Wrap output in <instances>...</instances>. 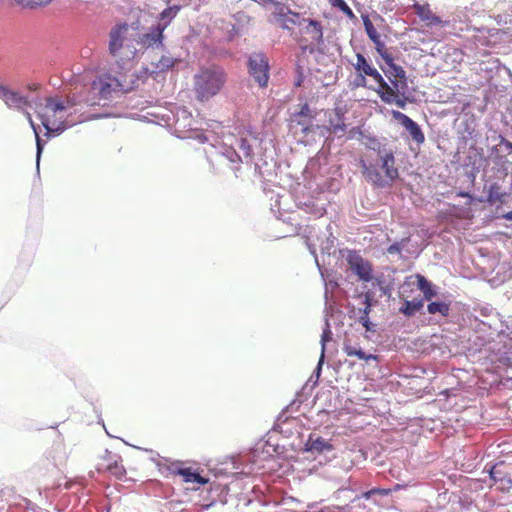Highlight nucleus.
I'll return each instance as SVG.
<instances>
[{"label": "nucleus", "instance_id": "f257e3e1", "mask_svg": "<svg viewBox=\"0 0 512 512\" xmlns=\"http://www.w3.org/2000/svg\"><path fill=\"white\" fill-rule=\"evenodd\" d=\"M72 103L60 97H47L44 102L35 103V113L46 130V136L60 135L75 122L69 120L68 108Z\"/></svg>", "mask_w": 512, "mask_h": 512}, {"label": "nucleus", "instance_id": "f03ea898", "mask_svg": "<svg viewBox=\"0 0 512 512\" xmlns=\"http://www.w3.org/2000/svg\"><path fill=\"white\" fill-rule=\"evenodd\" d=\"M373 150H378V162L376 165L367 164L361 160L360 166L366 179L374 185L384 187L392 183L398 177V169L395 167V158L393 153L387 149H380V143L373 140Z\"/></svg>", "mask_w": 512, "mask_h": 512}, {"label": "nucleus", "instance_id": "7ed1b4c3", "mask_svg": "<svg viewBox=\"0 0 512 512\" xmlns=\"http://www.w3.org/2000/svg\"><path fill=\"white\" fill-rule=\"evenodd\" d=\"M137 43L127 24H119L111 29L109 52L120 68H125L136 58L139 52Z\"/></svg>", "mask_w": 512, "mask_h": 512}, {"label": "nucleus", "instance_id": "20e7f679", "mask_svg": "<svg viewBox=\"0 0 512 512\" xmlns=\"http://www.w3.org/2000/svg\"><path fill=\"white\" fill-rule=\"evenodd\" d=\"M225 82L226 74L222 68L204 67L194 75V91L199 100L206 101L217 95Z\"/></svg>", "mask_w": 512, "mask_h": 512}, {"label": "nucleus", "instance_id": "39448f33", "mask_svg": "<svg viewBox=\"0 0 512 512\" xmlns=\"http://www.w3.org/2000/svg\"><path fill=\"white\" fill-rule=\"evenodd\" d=\"M0 99L3 100V102L9 109H14L22 112L28 120L31 128L33 129L36 139V166L37 171H39L40 158L45 143L41 140L38 126H36L30 112L27 110V108L30 106L28 97L4 85L0 93Z\"/></svg>", "mask_w": 512, "mask_h": 512}, {"label": "nucleus", "instance_id": "423d86ee", "mask_svg": "<svg viewBox=\"0 0 512 512\" xmlns=\"http://www.w3.org/2000/svg\"><path fill=\"white\" fill-rule=\"evenodd\" d=\"M193 123L194 120L192 118V114L186 108H177L176 112L173 114V124L176 136L182 139H195L199 143L207 142L208 137L198 129H194Z\"/></svg>", "mask_w": 512, "mask_h": 512}, {"label": "nucleus", "instance_id": "0eeeda50", "mask_svg": "<svg viewBox=\"0 0 512 512\" xmlns=\"http://www.w3.org/2000/svg\"><path fill=\"white\" fill-rule=\"evenodd\" d=\"M128 89L119 78L111 74L101 75L91 84V92L105 100L111 98L115 93L126 92Z\"/></svg>", "mask_w": 512, "mask_h": 512}, {"label": "nucleus", "instance_id": "6e6552de", "mask_svg": "<svg viewBox=\"0 0 512 512\" xmlns=\"http://www.w3.org/2000/svg\"><path fill=\"white\" fill-rule=\"evenodd\" d=\"M249 72L257 81L259 86L265 87L269 79V64L267 58L262 53H254L249 57Z\"/></svg>", "mask_w": 512, "mask_h": 512}, {"label": "nucleus", "instance_id": "1a4fd4ad", "mask_svg": "<svg viewBox=\"0 0 512 512\" xmlns=\"http://www.w3.org/2000/svg\"><path fill=\"white\" fill-rule=\"evenodd\" d=\"M298 28L305 42H311L314 44L322 43L323 30L319 21L303 17Z\"/></svg>", "mask_w": 512, "mask_h": 512}, {"label": "nucleus", "instance_id": "9d476101", "mask_svg": "<svg viewBox=\"0 0 512 512\" xmlns=\"http://www.w3.org/2000/svg\"><path fill=\"white\" fill-rule=\"evenodd\" d=\"M350 269L364 282L372 280V267L370 263L364 260L358 253L350 252L347 257Z\"/></svg>", "mask_w": 512, "mask_h": 512}, {"label": "nucleus", "instance_id": "9b49d317", "mask_svg": "<svg viewBox=\"0 0 512 512\" xmlns=\"http://www.w3.org/2000/svg\"><path fill=\"white\" fill-rule=\"evenodd\" d=\"M392 117L399 121V123L405 128V130L409 133L414 142L418 145L423 144L425 141L424 133L422 132L420 126L408 117L406 114L393 110L391 112Z\"/></svg>", "mask_w": 512, "mask_h": 512}, {"label": "nucleus", "instance_id": "f8f14e48", "mask_svg": "<svg viewBox=\"0 0 512 512\" xmlns=\"http://www.w3.org/2000/svg\"><path fill=\"white\" fill-rule=\"evenodd\" d=\"M413 9L419 19L425 22L428 26H442L445 27L448 25L447 21H442V19L435 15L431 7L428 3H418L415 2L413 4Z\"/></svg>", "mask_w": 512, "mask_h": 512}, {"label": "nucleus", "instance_id": "ddd939ff", "mask_svg": "<svg viewBox=\"0 0 512 512\" xmlns=\"http://www.w3.org/2000/svg\"><path fill=\"white\" fill-rule=\"evenodd\" d=\"M274 18L283 29L292 30L294 27H299L303 17L299 13L281 7L275 12Z\"/></svg>", "mask_w": 512, "mask_h": 512}, {"label": "nucleus", "instance_id": "4468645a", "mask_svg": "<svg viewBox=\"0 0 512 512\" xmlns=\"http://www.w3.org/2000/svg\"><path fill=\"white\" fill-rule=\"evenodd\" d=\"M305 451L319 455L327 454L333 451V445L330 441L316 434H311L305 443Z\"/></svg>", "mask_w": 512, "mask_h": 512}, {"label": "nucleus", "instance_id": "2eb2a0df", "mask_svg": "<svg viewBox=\"0 0 512 512\" xmlns=\"http://www.w3.org/2000/svg\"><path fill=\"white\" fill-rule=\"evenodd\" d=\"M163 28L158 25L153 26L149 32L141 35L137 40V45L145 48L162 46Z\"/></svg>", "mask_w": 512, "mask_h": 512}, {"label": "nucleus", "instance_id": "dca6fc26", "mask_svg": "<svg viewBox=\"0 0 512 512\" xmlns=\"http://www.w3.org/2000/svg\"><path fill=\"white\" fill-rule=\"evenodd\" d=\"M362 20L366 34L368 35L369 39L375 44V48L379 55L382 57V54H387L388 52L386 50L385 44L382 41L380 35L378 34L376 28L374 27L373 23L369 19V16L363 15Z\"/></svg>", "mask_w": 512, "mask_h": 512}, {"label": "nucleus", "instance_id": "f3484780", "mask_svg": "<svg viewBox=\"0 0 512 512\" xmlns=\"http://www.w3.org/2000/svg\"><path fill=\"white\" fill-rule=\"evenodd\" d=\"M382 59L385 62V66L381 67V69L389 80H391V78L403 79L407 77L405 70L394 63V60L389 53L382 54Z\"/></svg>", "mask_w": 512, "mask_h": 512}, {"label": "nucleus", "instance_id": "a211bd4d", "mask_svg": "<svg viewBox=\"0 0 512 512\" xmlns=\"http://www.w3.org/2000/svg\"><path fill=\"white\" fill-rule=\"evenodd\" d=\"M502 34L503 32L499 29L480 31L476 36V41L482 46L495 47L500 42Z\"/></svg>", "mask_w": 512, "mask_h": 512}, {"label": "nucleus", "instance_id": "6ab92c4d", "mask_svg": "<svg viewBox=\"0 0 512 512\" xmlns=\"http://www.w3.org/2000/svg\"><path fill=\"white\" fill-rule=\"evenodd\" d=\"M390 84L387 83V87H383L382 89H376L375 91L380 96L383 92H388L390 88L392 90V93L395 95L398 94H406L408 90V83H407V77L400 79V78H391Z\"/></svg>", "mask_w": 512, "mask_h": 512}, {"label": "nucleus", "instance_id": "aec40b11", "mask_svg": "<svg viewBox=\"0 0 512 512\" xmlns=\"http://www.w3.org/2000/svg\"><path fill=\"white\" fill-rule=\"evenodd\" d=\"M180 10L181 5L173 4L168 6L159 14V22L157 25L165 30L171 21L178 15Z\"/></svg>", "mask_w": 512, "mask_h": 512}, {"label": "nucleus", "instance_id": "412c9836", "mask_svg": "<svg viewBox=\"0 0 512 512\" xmlns=\"http://www.w3.org/2000/svg\"><path fill=\"white\" fill-rule=\"evenodd\" d=\"M175 62H176V59L172 58L171 56L163 55L157 62H155V63L152 62L151 63L152 68L151 69L146 68L145 72L146 73L149 72L150 75L157 74L159 72H164V71H167L170 68H172L174 66Z\"/></svg>", "mask_w": 512, "mask_h": 512}, {"label": "nucleus", "instance_id": "4be33fe9", "mask_svg": "<svg viewBox=\"0 0 512 512\" xmlns=\"http://www.w3.org/2000/svg\"><path fill=\"white\" fill-rule=\"evenodd\" d=\"M332 339V331L330 329V325H329V322L328 320L326 319L325 321V328L323 330V333L321 335V355H320V359H319V362H318V365L315 369V374L317 376V378L320 376V373H321V368H322V364H323V361H324V357H325V347H326V343L328 341H330Z\"/></svg>", "mask_w": 512, "mask_h": 512}, {"label": "nucleus", "instance_id": "5701e85b", "mask_svg": "<svg viewBox=\"0 0 512 512\" xmlns=\"http://www.w3.org/2000/svg\"><path fill=\"white\" fill-rule=\"evenodd\" d=\"M120 457L107 451V464L105 469L117 478H121L125 474L123 465L119 463Z\"/></svg>", "mask_w": 512, "mask_h": 512}, {"label": "nucleus", "instance_id": "b1692460", "mask_svg": "<svg viewBox=\"0 0 512 512\" xmlns=\"http://www.w3.org/2000/svg\"><path fill=\"white\" fill-rule=\"evenodd\" d=\"M388 92H383L382 95H380L381 100L386 104H396L399 108H405L407 102L409 101L406 94H398L394 95L392 93V90L388 88Z\"/></svg>", "mask_w": 512, "mask_h": 512}, {"label": "nucleus", "instance_id": "393cba45", "mask_svg": "<svg viewBox=\"0 0 512 512\" xmlns=\"http://www.w3.org/2000/svg\"><path fill=\"white\" fill-rule=\"evenodd\" d=\"M416 279L418 288L422 291L426 300H431L434 296H436L437 292L435 287L423 275L417 274Z\"/></svg>", "mask_w": 512, "mask_h": 512}, {"label": "nucleus", "instance_id": "a878e982", "mask_svg": "<svg viewBox=\"0 0 512 512\" xmlns=\"http://www.w3.org/2000/svg\"><path fill=\"white\" fill-rule=\"evenodd\" d=\"M343 351L347 356H355L360 360H377V356L373 354H366L360 347L351 345V344H344Z\"/></svg>", "mask_w": 512, "mask_h": 512}, {"label": "nucleus", "instance_id": "bb28decb", "mask_svg": "<svg viewBox=\"0 0 512 512\" xmlns=\"http://www.w3.org/2000/svg\"><path fill=\"white\" fill-rule=\"evenodd\" d=\"M290 127L295 133H298V130H300L302 134L307 135L312 127V119L296 118L293 115Z\"/></svg>", "mask_w": 512, "mask_h": 512}, {"label": "nucleus", "instance_id": "cd10ccee", "mask_svg": "<svg viewBox=\"0 0 512 512\" xmlns=\"http://www.w3.org/2000/svg\"><path fill=\"white\" fill-rule=\"evenodd\" d=\"M178 474L181 475L183 477V480L187 483H198L204 485L208 482L207 479H205L199 473L193 471L190 468L179 469Z\"/></svg>", "mask_w": 512, "mask_h": 512}, {"label": "nucleus", "instance_id": "c85d7f7f", "mask_svg": "<svg viewBox=\"0 0 512 512\" xmlns=\"http://www.w3.org/2000/svg\"><path fill=\"white\" fill-rule=\"evenodd\" d=\"M423 307V300H405L400 312L406 316H412Z\"/></svg>", "mask_w": 512, "mask_h": 512}, {"label": "nucleus", "instance_id": "c756f323", "mask_svg": "<svg viewBox=\"0 0 512 512\" xmlns=\"http://www.w3.org/2000/svg\"><path fill=\"white\" fill-rule=\"evenodd\" d=\"M490 477L495 482H500L502 489H510L512 487V480L510 478L502 476V474L498 470L497 466H494V467L491 468V470H490Z\"/></svg>", "mask_w": 512, "mask_h": 512}, {"label": "nucleus", "instance_id": "7c9ffc66", "mask_svg": "<svg viewBox=\"0 0 512 512\" xmlns=\"http://www.w3.org/2000/svg\"><path fill=\"white\" fill-rule=\"evenodd\" d=\"M427 311L430 314L439 313L442 316H447L450 311V306L445 302H431L427 306Z\"/></svg>", "mask_w": 512, "mask_h": 512}, {"label": "nucleus", "instance_id": "2f4dec72", "mask_svg": "<svg viewBox=\"0 0 512 512\" xmlns=\"http://www.w3.org/2000/svg\"><path fill=\"white\" fill-rule=\"evenodd\" d=\"M354 67L360 74L363 75H366L373 68V66L361 53L356 55V63L354 64Z\"/></svg>", "mask_w": 512, "mask_h": 512}, {"label": "nucleus", "instance_id": "473e14b6", "mask_svg": "<svg viewBox=\"0 0 512 512\" xmlns=\"http://www.w3.org/2000/svg\"><path fill=\"white\" fill-rule=\"evenodd\" d=\"M337 120H330L329 121V130L330 132L334 133L335 135L343 134L346 130V125L342 119V117L337 113Z\"/></svg>", "mask_w": 512, "mask_h": 512}, {"label": "nucleus", "instance_id": "72a5a7b5", "mask_svg": "<svg viewBox=\"0 0 512 512\" xmlns=\"http://www.w3.org/2000/svg\"><path fill=\"white\" fill-rule=\"evenodd\" d=\"M502 198L503 194L501 192L500 186L497 183L491 184L488 190V202L496 203L498 201H502Z\"/></svg>", "mask_w": 512, "mask_h": 512}, {"label": "nucleus", "instance_id": "f704fd0d", "mask_svg": "<svg viewBox=\"0 0 512 512\" xmlns=\"http://www.w3.org/2000/svg\"><path fill=\"white\" fill-rule=\"evenodd\" d=\"M402 486L400 484H396L393 489H382V488H373L365 493L362 494V497L365 498V499H369L372 495H381V496H387L389 493H391L392 491H397L401 488Z\"/></svg>", "mask_w": 512, "mask_h": 512}, {"label": "nucleus", "instance_id": "c9c22d12", "mask_svg": "<svg viewBox=\"0 0 512 512\" xmlns=\"http://www.w3.org/2000/svg\"><path fill=\"white\" fill-rule=\"evenodd\" d=\"M222 155L231 163L242 162V157L233 148H225Z\"/></svg>", "mask_w": 512, "mask_h": 512}, {"label": "nucleus", "instance_id": "e433bc0d", "mask_svg": "<svg viewBox=\"0 0 512 512\" xmlns=\"http://www.w3.org/2000/svg\"><path fill=\"white\" fill-rule=\"evenodd\" d=\"M366 76H370L373 78V80L378 84L377 89H382L383 87H387V82L384 80L382 75L378 72L376 68H372Z\"/></svg>", "mask_w": 512, "mask_h": 512}, {"label": "nucleus", "instance_id": "4c0bfd02", "mask_svg": "<svg viewBox=\"0 0 512 512\" xmlns=\"http://www.w3.org/2000/svg\"><path fill=\"white\" fill-rule=\"evenodd\" d=\"M21 5L35 8L46 6L51 3L52 0H17Z\"/></svg>", "mask_w": 512, "mask_h": 512}, {"label": "nucleus", "instance_id": "58836bf2", "mask_svg": "<svg viewBox=\"0 0 512 512\" xmlns=\"http://www.w3.org/2000/svg\"><path fill=\"white\" fill-rule=\"evenodd\" d=\"M239 149L243 154V157L245 159L251 158L252 155V149L251 146L248 144V142L245 139H241L239 142Z\"/></svg>", "mask_w": 512, "mask_h": 512}, {"label": "nucleus", "instance_id": "ea45409f", "mask_svg": "<svg viewBox=\"0 0 512 512\" xmlns=\"http://www.w3.org/2000/svg\"><path fill=\"white\" fill-rule=\"evenodd\" d=\"M294 116H296V118L313 119L312 110L310 109L308 104H304L301 107V110L298 113L294 114Z\"/></svg>", "mask_w": 512, "mask_h": 512}, {"label": "nucleus", "instance_id": "a19ab883", "mask_svg": "<svg viewBox=\"0 0 512 512\" xmlns=\"http://www.w3.org/2000/svg\"><path fill=\"white\" fill-rule=\"evenodd\" d=\"M359 322L363 325V327L367 331H372V332L375 331L374 324L370 321L369 315H361L359 317Z\"/></svg>", "mask_w": 512, "mask_h": 512}, {"label": "nucleus", "instance_id": "79ce46f5", "mask_svg": "<svg viewBox=\"0 0 512 512\" xmlns=\"http://www.w3.org/2000/svg\"><path fill=\"white\" fill-rule=\"evenodd\" d=\"M371 307H372L371 295L369 293H366L365 299H364V308L361 310L362 315H369V313L371 311Z\"/></svg>", "mask_w": 512, "mask_h": 512}, {"label": "nucleus", "instance_id": "37998d69", "mask_svg": "<svg viewBox=\"0 0 512 512\" xmlns=\"http://www.w3.org/2000/svg\"><path fill=\"white\" fill-rule=\"evenodd\" d=\"M500 144L506 148L508 153H512V142L506 140L504 137H501Z\"/></svg>", "mask_w": 512, "mask_h": 512}, {"label": "nucleus", "instance_id": "c03bdc74", "mask_svg": "<svg viewBox=\"0 0 512 512\" xmlns=\"http://www.w3.org/2000/svg\"><path fill=\"white\" fill-rule=\"evenodd\" d=\"M332 7L340 8L344 4V0H328Z\"/></svg>", "mask_w": 512, "mask_h": 512}, {"label": "nucleus", "instance_id": "a18cd8bd", "mask_svg": "<svg viewBox=\"0 0 512 512\" xmlns=\"http://www.w3.org/2000/svg\"><path fill=\"white\" fill-rule=\"evenodd\" d=\"M343 13L350 19H354L355 18V14L354 12L352 11V9L350 7L346 8Z\"/></svg>", "mask_w": 512, "mask_h": 512}, {"label": "nucleus", "instance_id": "49530a36", "mask_svg": "<svg viewBox=\"0 0 512 512\" xmlns=\"http://www.w3.org/2000/svg\"><path fill=\"white\" fill-rule=\"evenodd\" d=\"M388 252L393 254V253H396V252H400V247L398 244H392L389 248H388Z\"/></svg>", "mask_w": 512, "mask_h": 512}, {"label": "nucleus", "instance_id": "de8ad7c7", "mask_svg": "<svg viewBox=\"0 0 512 512\" xmlns=\"http://www.w3.org/2000/svg\"><path fill=\"white\" fill-rule=\"evenodd\" d=\"M365 76L366 75L360 74V79H359V81L357 83L358 86H365V83H366Z\"/></svg>", "mask_w": 512, "mask_h": 512}, {"label": "nucleus", "instance_id": "09e8293b", "mask_svg": "<svg viewBox=\"0 0 512 512\" xmlns=\"http://www.w3.org/2000/svg\"><path fill=\"white\" fill-rule=\"evenodd\" d=\"M503 218L507 221H512V211L503 214Z\"/></svg>", "mask_w": 512, "mask_h": 512}, {"label": "nucleus", "instance_id": "8fccbe9b", "mask_svg": "<svg viewBox=\"0 0 512 512\" xmlns=\"http://www.w3.org/2000/svg\"><path fill=\"white\" fill-rule=\"evenodd\" d=\"M349 6L347 5L346 2H344V4L339 8L340 11H344L346 8H348Z\"/></svg>", "mask_w": 512, "mask_h": 512}, {"label": "nucleus", "instance_id": "3c124183", "mask_svg": "<svg viewBox=\"0 0 512 512\" xmlns=\"http://www.w3.org/2000/svg\"><path fill=\"white\" fill-rule=\"evenodd\" d=\"M309 249L311 251L312 254H315V249L311 247V245H309Z\"/></svg>", "mask_w": 512, "mask_h": 512}, {"label": "nucleus", "instance_id": "603ef678", "mask_svg": "<svg viewBox=\"0 0 512 512\" xmlns=\"http://www.w3.org/2000/svg\"><path fill=\"white\" fill-rule=\"evenodd\" d=\"M327 297H328V294H327V291H326V292H325V298L327 299Z\"/></svg>", "mask_w": 512, "mask_h": 512}]
</instances>
